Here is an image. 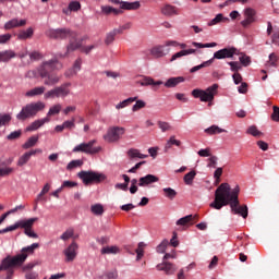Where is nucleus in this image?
I'll return each mask as SVG.
<instances>
[{"instance_id": "obj_18", "label": "nucleus", "mask_w": 279, "mask_h": 279, "mask_svg": "<svg viewBox=\"0 0 279 279\" xmlns=\"http://www.w3.org/2000/svg\"><path fill=\"white\" fill-rule=\"evenodd\" d=\"M160 179L154 174H147L145 177L140 178L138 186H149V184H154L158 182Z\"/></svg>"}, {"instance_id": "obj_23", "label": "nucleus", "mask_w": 279, "mask_h": 279, "mask_svg": "<svg viewBox=\"0 0 279 279\" xmlns=\"http://www.w3.org/2000/svg\"><path fill=\"white\" fill-rule=\"evenodd\" d=\"M182 82H184V77L177 76V77L168 78L167 82L166 83L162 82V84L166 88H175V86H178V84H182Z\"/></svg>"}, {"instance_id": "obj_13", "label": "nucleus", "mask_w": 279, "mask_h": 279, "mask_svg": "<svg viewBox=\"0 0 279 279\" xmlns=\"http://www.w3.org/2000/svg\"><path fill=\"white\" fill-rule=\"evenodd\" d=\"M77 242L73 241L64 251L65 263H73L77 258Z\"/></svg>"}, {"instance_id": "obj_41", "label": "nucleus", "mask_w": 279, "mask_h": 279, "mask_svg": "<svg viewBox=\"0 0 279 279\" xmlns=\"http://www.w3.org/2000/svg\"><path fill=\"white\" fill-rule=\"evenodd\" d=\"M162 191L165 197H167L168 199H175V197L178 196V192L171 187H165Z\"/></svg>"}, {"instance_id": "obj_58", "label": "nucleus", "mask_w": 279, "mask_h": 279, "mask_svg": "<svg viewBox=\"0 0 279 279\" xmlns=\"http://www.w3.org/2000/svg\"><path fill=\"white\" fill-rule=\"evenodd\" d=\"M62 124L63 130H73L75 128V118H72V120H66Z\"/></svg>"}, {"instance_id": "obj_6", "label": "nucleus", "mask_w": 279, "mask_h": 279, "mask_svg": "<svg viewBox=\"0 0 279 279\" xmlns=\"http://www.w3.org/2000/svg\"><path fill=\"white\" fill-rule=\"evenodd\" d=\"M71 95V83H63L45 93L44 99H65Z\"/></svg>"}, {"instance_id": "obj_34", "label": "nucleus", "mask_w": 279, "mask_h": 279, "mask_svg": "<svg viewBox=\"0 0 279 279\" xmlns=\"http://www.w3.org/2000/svg\"><path fill=\"white\" fill-rule=\"evenodd\" d=\"M49 191H51V184L46 183L41 190V192L37 195L36 202H45V195H47V193H49Z\"/></svg>"}, {"instance_id": "obj_27", "label": "nucleus", "mask_w": 279, "mask_h": 279, "mask_svg": "<svg viewBox=\"0 0 279 279\" xmlns=\"http://www.w3.org/2000/svg\"><path fill=\"white\" fill-rule=\"evenodd\" d=\"M38 220V218H31V219H27V220H20L17 221L20 228H23L24 231L25 230H29L34 227V223H36V221Z\"/></svg>"}, {"instance_id": "obj_48", "label": "nucleus", "mask_w": 279, "mask_h": 279, "mask_svg": "<svg viewBox=\"0 0 279 279\" xmlns=\"http://www.w3.org/2000/svg\"><path fill=\"white\" fill-rule=\"evenodd\" d=\"M172 145H175L177 147H180V145H182V142L175 140V136L172 135L166 144V147H165L166 151H167V149H171Z\"/></svg>"}, {"instance_id": "obj_7", "label": "nucleus", "mask_w": 279, "mask_h": 279, "mask_svg": "<svg viewBox=\"0 0 279 279\" xmlns=\"http://www.w3.org/2000/svg\"><path fill=\"white\" fill-rule=\"evenodd\" d=\"M77 178L82 180L85 186H88L90 184H99L104 182V180H106V174L95 171L82 170L81 172L77 173Z\"/></svg>"}, {"instance_id": "obj_32", "label": "nucleus", "mask_w": 279, "mask_h": 279, "mask_svg": "<svg viewBox=\"0 0 279 279\" xmlns=\"http://www.w3.org/2000/svg\"><path fill=\"white\" fill-rule=\"evenodd\" d=\"M226 21H228V17H225L222 13H219L215 19L208 22V26L213 27V25H219V23H226Z\"/></svg>"}, {"instance_id": "obj_49", "label": "nucleus", "mask_w": 279, "mask_h": 279, "mask_svg": "<svg viewBox=\"0 0 279 279\" xmlns=\"http://www.w3.org/2000/svg\"><path fill=\"white\" fill-rule=\"evenodd\" d=\"M130 27H132V24L128 23L118 28H114L113 36H120L121 34H123L125 32V29H130Z\"/></svg>"}, {"instance_id": "obj_45", "label": "nucleus", "mask_w": 279, "mask_h": 279, "mask_svg": "<svg viewBox=\"0 0 279 279\" xmlns=\"http://www.w3.org/2000/svg\"><path fill=\"white\" fill-rule=\"evenodd\" d=\"M121 250L118 246H106L101 248V254H119Z\"/></svg>"}, {"instance_id": "obj_40", "label": "nucleus", "mask_w": 279, "mask_h": 279, "mask_svg": "<svg viewBox=\"0 0 279 279\" xmlns=\"http://www.w3.org/2000/svg\"><path fill=\"white\" fill-rule=\"evenodd\" d=\"M90 211L93 213V215H96V217H101V215H104V205L101 204L92 205Z\"/></svg>"}, {"instance_id": "obj_22", "label": "nucleus", "mask_w": 279, "mask_h": 279, "mask_svg": "<svg viewBox=\"0 0 279 279\" xmlns=\"http://www.w3.org/2000/svg\"><path fill=\"white\" fill-rule=\"evenodd\" d=\"M100 10H101L102 14H107V16L110 14H113V16H121V14H123V10L114 9L110 5H102V7H100Z\"/></svg>"}, {"instance_id": "obj_53", "label": "nucleus", "mask_w": 279, "mask_h": 279, "mask_svg": "<svg viewBox=\"0 0 279 279\" xmlns=\"http://www.w3.org/2000/svg\"><path fill=\"white\" fill-rule=\"evenodd\" d=\"M169 246V240H163L158 246L157 252L158 254H165L167 252V247Z\"/></svg>"}, {"instance_id": "obj_37", "label": "nucleus", "mask_w": 279, "mask_h": 279, "mask_svg": "<svg viewBox=\"0 0 279 279\" xmlns=\"http://www.w3.org/2000/svg\"><path fill=\"white\" fill-rule=\"evenodd\" d=\"M52 36H71L73 35V31L69 28H58L51 32Z\"/></svg>"}, {"instance_id": "obj_24", "label": "nucleus", "mask_w": 279, "mask_h": 279, "mask_svg": "<svg viewBox=\"0 0 279 279\" xmlns=\"http://www.w3.org/2000/svg\"><path fill=\"white\" fill-rule=\"evenodd\" d=\"M26 24H27L26 20L13 19L4 24V28L13 29V27H23V25H26Z\"/></svg>"}, {"instance_id": "obj_62", "label": "nucleus", "mask_w": 279, "mask_h": 279, "mask_svg": "<svg viewBox=\"0 0 279 279\" xmlns=\"http://www.w3.org/2000/svg\"><path fill=\"white\" fill-rule=\"evenodd\" d=\"M147 104L143 100H136L135 105L132 107L133 112H138L142 108H145Z\"/></svg>"}, {"instance_id": "obj_5", "label": "nucleus", "mask_w": 279, "mask_h": 279, "mask_svg": "<svg viewBox=\"0 0 279 279\" xmlns=\"http://www.w3.org/2000/svg\"><path fill=\"white\" fill-rule=\"evenodd\" d=\"M95 48V45H90L86 47V38L84 37H75L72 36L70 38V43L66 47V51L64 54H59L60 58H69L70 53H73V51H77L80 49L83 53H90L93 49Z\"/></svg>"}, {"instance_id": "obj_63", "label": "nucleus", "mask_w": 279, "mask_h": 279, "mask_svg": "<svg viewBox=\"0 0 279 279\" xmlns=\"http://www.w3.org/2000/svg\"><path fill=\"white\" fill-rule=\"evenodd\" d=\"M105 276L107 279H119V271L117 269H113V270L107 271Z\"/></svg>"}, {"instance_id": "obj_11", "label": "nucleus", "mask_w": 279, "mask_h": 279, "mask_svg": "<svg viewBox=\"0 0 279 279\" xmlns=\"http://www.w3.org/2000/svg\"><path fill=\"white\" fill-rule=\"evenodd\" d=\"M177 45H178V43H175V41H167L165 45L155 46L150 50V53L155 58H165V56H167L170 51L169 48H166V47H171V46L175 47Z\"/></svg>"}, {"instance_id": "obj_16", "label": "nucleus", "mask_w": 279, "mask_h": 279, "mask_svg": "<svg viewBox=\"0 0 279 279\" xmlns=\"http://www.w3.org/2000/svg\"><path fill=\"white\" fill-rule=\"evenodd\" d=\"M36 154H43V150L40 148H37V149L25 153L19 158L17 167H24V165H27L32 156H36Z\"/></svg>"}, {"instance_id": "obj_60", "label": "nucleus", "mask_w": 279, "mask_h": 279, "mask_svg": "<svg viewBox=\"0 0 279 279\" xmlns=\"http://www.w3.org/2000/svg\"><path fill=\"white\" fill-rule=\"evenodd\" d=\"M221 175H223V168H217L214 172L216 184H219V182H221Z\"/></svg>"}, {"instance_id": "obj_57", "label": "nucleus", "mask_w": 279, "mask_h": 279, "mask_svg": "<svg viewBox=\"0 0 279 279\" xmlns=\"http://www.w3.org/2000/svg\"><path fill=\"white\" fill-rule=\"evenodd\" d=\"M193 45L194 47H198V49L217 47V43H207V44L193 43Z\"/></svg>"}, {"instance_id": "obj_15", "label": "nucleus", "mask_w": 279, "mask_h": 279, "mask_svg": "<svg viewBox=\"0 0 279 279\" xmlns=\"http://www.w3.org/2000/svg\"><path fill=\"white\" fill-rule=\"evenodd\" d=\"M245 19L241 22L242 27H250L252 23H256V10L246 8L244 10Z\"/></svg>"}, {"instance_id": "obj_21", "label": "nucleus", "mask_w": 279, "mask_h": 279, "mask_svg": "<svg viewBox=\"0 0 279 279\" xmlns=\"http://www.w3.org/2000/svg\"><path fill=\"white\" fill-rule=\"evenodd\" d=\"M47 90V87L45 86H37L34 87L32 89H29L28 92L25 93V97H40V95L45 96V93Z\"/></svg>"}, {"instance_id": "obj_50", "label": "nucleus", "mask_w": 279, "mask_h": 279, "mask_svg": "<svg viewBox=\"0 0 279 279\" xmlns=\"http://www.w3.org/2000/svg\"><path fill=\"white\" fill-rule=\"evenodd\" d=\"M73 234H75V231L72 228H70L62 233V235L60 236V240L69 241V239H73Z\"/></svg>"}, {"instance_id": "obj_38", "label": "nucleus", "mask_w": 279, "mask_h": 279, "mask_svg": "<svg viewBox=\"0 0 279 279\" xmlns=\"http://www.w3.org/2000/svg\"><path fill=\"white\" fill-rule=\"evenodd\" d=\"M206 134L213 136V134H221L223 132H228L225 129L219 128L218 125H211L205 130Z\"/></svg>"}, {"instance_id": "obj_52", "label": "nucleus", "mask_w": 279, "mask_h": 279, "mask_svg": "<svg viewBox=\"0 0 279 279\" xmlns=\"http://www.w3.org/2000/svg\"><path fill=\"white\" fill-rule=\"evenodd\" d=\"M145 244H144V242H140L138 243V246H137V248H136V254H137V260H141L142 258H143V256H144V254H145Z\"/></svg>"}, {"instance_id": "obj_29", "label": "nucleus", "mask_w": 279, "mask_h": 279, "mask_svg": "<svg viewBox=\"0 0 279 279\" xmlns=\"http://www.w3.org/2000/svg\"><path fill=\"white\" fill-rule=\"evenodd\" d=\"M81 69H82V59L78 58L75 60V62L73 64V70L65 72V77H71V75H76L77 71H81Z\"/></svg>"}, {"instance_id": "obj_46", "label": "nucleus", "mask_w": 279, "mask_h": 279, "mask_svg": "<svg viewBox=\"0 0 279 279\" xmlns=\"http://www.w3.org/2000/svg\"><path fill=\"white\" fill-rule=\"evenodd\" d=\"M246 133L251 134V136H255L256 138H259V136H263V132L258 131V128H256V125L250 126Z\"/></svg>"}, {"instance_id": "obj_44", "label": "nucleus", "mask_w": 279, "mask_h": 279, "mask_svg": "<svg viewBox=\"0 0 279 279\" xmlns=\"http://www.w3.org/2000/svg\"><path fill=\"white\" fill-rule=\"evenodd\" d=\"M82 165H84V161L76 159V160H72L68 163L66 166V170L68 171H73V169H77V167H82Z\"/></svg>"}, {"instance_id": "obj_55", "label": "nucleus", "mask_w": 279, "mask_h": 279, "mask_svg": "<svg viewBox=\"0 0 279 279\" xmlns=\"http://www.w3.org/2000/svg\"><path fill=\"white\" fill-rule=\"evenodd\" d=\"M19 228H20L19 222H15V223L12 225V226H9V227H7V228H4V229H1V230H0V234H5V233H8V232H14V230H19Z\"/></svg>"}, {"instance_id": "obj_43", "label": "nucleus", "mask_w": 279, "mask_h": 279, "mask_svg": "<svg viewBox=\"0 0 279 279\" xmlns=\"http://www.w3.org/2000/svg\"><path fill=\"white\" fill-rule=\"evenodd\" d=\"M210 64H213V59H209L208 61L203 62L199 65H195L193 66L190 72L191 73H197V71H201V69H206V66H210Z\"/></svg>"}, {"instance_id": "obj_31", "label": "nucleus", "mask_w": 279, "mask_h": 279, "mask_svg": "<svg viewBox=\"0 0 279 279\" xmlns=\"http://www.w3.org/2000/svg\"><path fill=\"white\" fill-rule=\"evenodd\" d=\"M191 53H195V49L181 50L171 57L170 62H175L179 58H183V56H191Z\"/></svg>"}, {"instance_id": "obj_64", "label": "nucleus", "mask_w": 279, "mask_h": 279, "mask_svg": "<svg viewBox=\"0 0 279 279\" xmlns=\"http://www.w3.org/2000/svg\"><path fill=\"white\" fill-rule=\"evenodd\" d=\"M272 114H271V120L278 122L279 121V107L274 106L272 107Z\"/></svg>"}, {"instance_id": "obj_54", "label": "nucleus", "mask_w": 279, "mask_h": 279, "mask_svg": "<svg viewBox=\"0 0 279 279\" xmlns=\"http://www.w3.org/2000/svg\"><path fill=\"white\" fill-rule=\"evenodd\" d=\"M82 10V4L80 3V1H72L69 4V11L70 12H77Z\"/></svg>"}, {"instance_id": "obj_20", "label": "nucleus", "mask_w": 279, "mask_h": 279, "mask_svg": "<svg viewBox=\"0 0 279 279\" xmlns=\"http://www.w3.org/2000/svg\"><path fill=\"white\" fill-rule=\"evenodd\" d=\"M49 121H51V119H49V118H44V119H40V120H35L32 124H29L26 128V132H36V130L43 128V125L45 123H49Z\"/></svg>"}, {"instance_id": "obj_61", "label": "nucleus", "mask_w": 279, "mask_h": 279, "mask_svg": "<svg viewBox=\"0 0 279 279\" xmlns=\"http://www.w3.org/2000/svg\"><path fill=\"white\" fill-rule=\"evenodd\" d=\"M217 160H219V158L215 155L210 156L208 158V165L207 167L213 168V169H217Z\"/></svg>"}, {"instance_id": "obj_28", "label": "nucleus", "mask_w": 279, "mask_h": 279, "mask_svg": "<svg viewBox=\"0 0 279 279\" xmlns=\"http://www.w3.org/2000/svg\"><path fill=\"white\" fill-rule=\"evenodd\" d=\"M15 56H16V52H14L13 50L0 51V62H9Z\"/></svg>"}, {"instance_id": "obj_26", "label": "nucleus", "mask_w": 279, "mask_h": 279, "mask_svg": "<svg viewBox=\"0 0 279 279\" xmlns=\"http://www.w3.org/2000/svg\"><path fill=\"white\" fill-rule=\"evenodd\" d=\"M195 219H197V215H187L183 218H180L177 221V226H193V221H195Z\"/></svg>"}, {"instance_id": "obj_19", "label": "nucleus", "mask_w": 279, "mask_h": 279, "mask_svg": "<svg viewBox=\"0 0 279 279\" xmlns=\"http://www.w3.org/2000/svg\"><path fill=\"white\" fill-rule=\"evenodd\" d=\"M160 12L163 16H178V14H180L178 8L171 4H165L161 7Z\"/></svg>"}, {"instance_id": "obj_17", "label": "nucleus", "mask_w": 279, "mask_h": 279, "mask_svg": "<svg viewBox=\"0 0 279 279\" xmlns=\"http://www.w3.org/2000/svg\"><path fill=\"white\" fill-rule=\"evenodd\" d=\"M157 269H158V271H165V274H167V276H171V275L175 274V269H178V268L175 267V265H173L169 262H163V263L157 265Z\"/></svg>"}, {"instance_id": "obj_12", "label": "nucleus", "mask_w": 279, "mask_h": 279, "mask_svg": "<svg viewBox=\"0 0 279 279\" xmlns=\"http://www.w3.org/2000/svg\"><path fill=\"white\" fill-rule=\"evenodd\" d=\"M234 56H239V50L234 47H228L216 51L211 60H225L226 58H234Z\"/></svg>"}, {"instance_id": "obj_9", "label": "nucleus", "mask_w": 279, "mask_h": 279, "mask_svg": "<svg viewBox=\"0 0 279 279\" xmlns=\"http://www.w3.org/2000/svg\"><path fill=\"white\" fill-rule=\"evenodd\" d=\"M96 143H97V140H92L87 143H81L76 145L72 151L74 154L81 153V154H87L88 156H95V154H99V151H101L100 146H95Z\"/></svg>"}, {"instance_id": "obj_25", "label": "nucleus", "mask_w": 279, "mask_h": 279, "mask_svg": "<svg viewBox=\"0 0 279 279\" xmlns=\"http://www.w3.org/2000/svg\"><path fill=\"white\" fill-rule=\"evenodd\" d=\"M141 86H162V81H154V78L149 76H144L141 81H138Z\"/></svg>"}, {"instance_id": "obj_39", "label": "nucleus", "mask_w": 279, "mask_h": 279, "mask_svg": "<svg viewBox=\"0 0 279 279\" xmlns=\"http://www.w3.org/2000/svg\"><path fill=\"white\" fill-rule=\"evenodd\" d=\"M14 267H21V265H12L8 268H4L2 260L0 264V271H7V278H12V276H14Z\"/></svg>"}, {"instance_id": "obj_47", "label": "nucleus", "mask_w": 279, "mask_h": 279, "mask_svg": "<svg viewBox=\"0 0 279 279\" xmlns=\"http://www.w3.org/2000/svg\"><path fill=\"white\" fill-rule=\"evenodd\" d=\"M195 175H197V173L195 172V170H192V171H190L189 173H186V174L184 175V182H185V184H187V185L193 184V180H195Z\"/></svg>"}, {"instance_id": "obj_8", "label": "nucleus", "mask_w": 279, "mask_h": 279, "mask_svg": "<svg viewBox=\"0 0 279 279\" xmlns=\"http://www.w3.org/2000/svg\"><path fill=\"white\" fill-rule=\"evenodd\" d=\"M219 88L218 84L209 86L207 89H193L192 96L195 99H201V101H214L215 95H217V89Z\"/></svg>"}, {"instance_id": "obj_1", "label": "nucleus", "mask_w": 279, "mask_h": 279, "mask_svg": "<svg viewBox=\"0 0 279 279\" xmlns=\"http://www.w3.org/2000/svg\"><path fill=\"white\" fill-rule=\"evenodd\" d=\"M239 193L241 187L236 185L233 190L228 183H221L215 192V199L210 203V208L215 210H221L222 206H230L233 215H240L243 219H247L248 209L247 205H241L239 202Z\"/></svg>"}, {"instance_id": "obj_35", "label": "nucleus", "mask_w": 279, "mask_h": 279, "mask_svg": "<svg viewBox=\"0 0 279 279\" xmlns=\"http://www.w3.org/2000/svg\"><path fill=\"white\" fill-rule=\"evenodd\" d=\"M61 110H62V105H60V104H57V105L50 107L49 111L47 112L46 119H50V117L60 114Z\"/></svg>"}, {"instance_id": "obj_51", "label": "nucleus", "mask_w": 279, "mask_h": 279, "mask_svg": "<svg viewBox=\"0 0 279 279\" xmlns=\"http://www.w3.org/2000/svg\"><path fill=\"white\" fill-rule=\"evenodd\" d=\"M158 128L161 130V132H170V130H173V128L171 126V124H169V122H165V121H158Z\"/></svg>"}, {"instance_id": "obj_4", "label": "nucleus", "mask_w": 279, "mask_h": 279, "mask_svg": "<svg viewBox=\"0 0 279 279\" xmlns=\"http://www.w3.org/2000/svg\"><path fill=\"white\" fill-rule=\"evenodd\" d=\"M47 108V105L41 101L29 102L22 108V110L16 114L17 121H27V119H34L38 112H43Z\"/></svg>"}, {"instance_id": "obj_30", "label": "nucleus", "mask_w": 279, "mask_h": 279, "mask_svg": "<svg viewBox=\"0 0 279 279\" xmlns=\"http://www.w3.org/2000/svg\"><path fill=\"white\" fill-rule=\"evenodd\" d=\"M38 135L31 136L23 145V149H32V147H36V144L38 143Z\"/></svg>"}, {"instance_id": "obj_10", "label": "nucleus", "mask_w": 279, "mask_h": 279, "mask_svg": "<svg viewBox=\"0 0 279 279\" xmlns=\"http://www.w3.org/2000/svg\"><path fill=\"white\" fill-rule=\"evenodd\" d=\"M125 134V129L121 126H113L110 128L106 135H104V140L107 141V143H114L121 138Z\"/></svg>"}, {"instance_id": "obj_3", "label": "nucleus", "mask_w": 279, "mask_h": 279, "mask_svg": "<svg viewBox=\"0 0 279 279\" xmlns=\"http://www.w3.org/2000/svg\"><path fill=\"white\" fill-rule=\"evenodd\" d=\"M40 245L38 243H33L29 246L23 247L22 253L16 256H7L2 259V267L8 269V267H12V265H23L25 260H27V254H34V250H38Z\"/></svg>"}, {"instance_id": "obj_42", "label": "nucleus", "mask_w": 279, "mask_h": 279, "mask_svg": "<svg viewBox=\"0 0 279 279\" xmlns=\"http://www.w3.org/2000/svg\"><path fill=\"white\" fill-rule=\"evenodd\" d=\"M238 56H240L239 60L243 66H250V64H252V58H250V56L243 52H239Z\"/></svg>"}, {"instance_id": "obj_33", "label": "nucleus", "mask_w": 279, "mask_h": 279, "mask_svg": "<svg viewBox=\"0 0 279 279\" xmlns=\"http://www.w3.org/2000/svg\"><path fill=\"white\" fill-rule=\"evenodd\" d=\"M129 157L130 158H140L141 160L148 158V155H144L141 153V150L136 149V148H131L129 149Z\"/></svg>"}, {"instance_id": "obj_59", "label": "nucleus", "mask_w": 279, "mask_h": 279, "mask_svg": "<svg viewBox=\"0 0 279 279\" xmlns=\"http://www.w3.org/2000/svg\"><path fill=\"white\" fill-rule=\"evenodd\" d=\"M21 134H23V132H22L21 130L11 132V133L7 136V140H8V141H16V138H21Z\"/></svg>"}, {"instance_id": "obj_2", "label": "nucleus", "mask_w": 279, "mask_h": 279, "mask_svg": "<svg viewBox=\"0 0 279 279\" xmlns=\"http://www.w3.org/2000/svg\"><path fill=\"white\" fill-rule=\"evenodd\" d=\"M62 69V63L58 62V59H51L43 62L37 68V73L44 82V86H56L60 84V75L53 71Z\"/></svg>"}, {"instance_id": "obj_36", "label": "nucleus", "mask_w": 279, "mask_h": 279, "mask_svg": "<svg viewBox=\"0 0 279 279\" xmlns=\"http://www.w3.org/2000/svg\"><path fill=\"white\" fill-rule=\"evenodd\" d=\"M136 99H138L137 97H130L121 102H119L117 106H116V109L117 110H121L123 108H128V106H130V104H134V101H136Z\"/></svg>"}, {"instance_id": "obj_56", "label": "nucleus", "mask_w": 279, "mask_h": 279, "mask_svg": "<svg viewBox=\"0 0 279 279\" xmlns=\"http://www.w3.org/2000/svg\"><path fill=\"white\" fill-rule=\"evenodd\" d=\"M12 121V117L8 113H0V128L1 125H8V123Z\"/></svg>"}, {"instance_id": "obj_14", "label": "nucleus", "mask_w": 279, "mask_h": 279, "mask_svg": "<svg viewBox=\"0 0 279 279\" xmlns=\"http://www.w3.org/2000/svg\"><path fill=\"white\" fill-rule=\"evenodd\" d=\"M109 3H114L116 5H120V10L124 12V10H140L141 9V2L134 1V2H125L120 0H109Z\"/></svg>"}]
</instances>
